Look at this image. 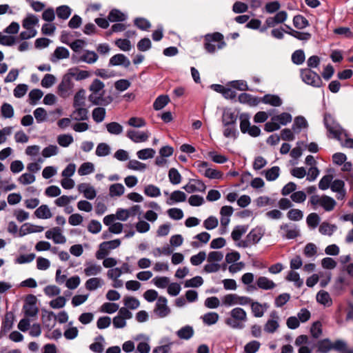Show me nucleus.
I'll list each match as a JSON object with an SVG mask.
<instances>
[{
    "mask_svg": "<svg viewBox=\"0 0 353 353\" xmlns=\"http://www.w3.org/2000/svg\"><path fill=\"white\" fill-rule=\"evenodd\" d=\"M105 84L101 80L95 79L89 87L91 92L88 96V100L92 104L96 105H107L110 103L112 99L110 97H105Z\"/></svg>",
    "mask_w": 353,
    "mask_h": 353,
    "instance_id": "obj_1",
    "label": "nucleus"
},
{
    "mask_svg": "<svg viewBox=\"0 0 353 353\" xmlns=\"http://www.w3.org/2000/svg\"><path fill=\"white\" fill-rule=\"evenodd\" d=\"M230 317L225 321V324L232 329L241 330L247 321L246 312L241 307H235L230 312Z\"/></svg>",
    "mask_w": 353,
    "mask_h": 353,
    "instance_id": "obj_2",
    "label": "nucleus"
},
{
    "mask_svg": "<svg viewBox=\"0 0 353 353\" xmlns=\"http://www.w3.org/2000/svg\"><path fill=\"white\" fill-rule=\"evenodd\" d=\"M223 35L220 32L207 34L204 37V48L209 53H214L216 50L223 48L226 43Z\"/></svg>",
    "mask_w": 353,
    "mask_h": 353,
    "instance_id": "obj_3",
    "label": "nucleus"
},
{
    "mask_svg": "<svg viewBox=\"0 0 353 353\" xmlns=\"http://www.w3.org/2000/svg\"><path fill=\"white\" fill-rule=\"evenodd\" d=\"M308 203H310L314 210L318 208H322L326 212L333 210L336 205V201L327 195L314 194L310 196Z\"/></svg>",
    "mask_w": 353,
    "mask_h": 353,
    "instance_id": "obj_4",
    "label": "nucleus"
},
{
    "mask_svg": "<svg viewBox=\"0 0 353 353\" xmlns=\"http://www.w3.org/2000/svg\"><path fill=\"white\" fill-rule=\"evenodd\" d=\"M324 124L330 133L329 137L336 139L338 141L343 140L347 137V132L333 119L330 115H325Z\"/></svg>",
    "mask_w": 353,
    "mask_h": 353,
    "instance_id": "obj_5",
    "label": "nucleus"
},
{
    "mask_svg": "<svg viewBox=\"0 0 353 353\" xmlns=\"http://www.w3.org/2000/svg\"><path fill=\"white\" fill-rule=\"evenodd\" d=\"M292 115L288 112H282L274 115L269 122H266V131L272 132L280 129L281 125H286L291 123Z\"/></svg>",
    "mask_w": 353,
    "mask_h": 353,
    "instance_id": "obj_6",
    "label": "nucleus"
},
{
    "mask_svg": "<svg viewBox=\"0 0 353 353\" xmlns=\"http://www.w3.org/2000/svg\"><path fill=\"white\" fill-rule=\"evenodd\" d=\"M300 75L302 81L312 87L321 88L323 83L321 77L310 68H303L300 70Z\"/></svg>",
    "mask_w": 353,
    "mask_h": 353,
    "instance_id": "obj_7",
    "label": "nucleus"
},
{
    "mask_svg": "<svg viewBox=\"0 0 353 353\" xmlns=\"http://www.w3.org/2000/svg\"><path fill=\"white\" fill-rule=\"evenodd\" d=\"M120 245L121 241L119 239L102 242L99 245V250L95 253V257L98 260L103 259L109 254L110 250L118 248Z\"/></svg>",
    "mask_w": 353,
    "mask_h": 353,
    "instance_id": "obj_8",
    "label": "nucleus"
},
{
    "mask_svg": "<svg viewBox=\"0 0 353 353\" xmlns=\"http://www.w3.org/2000/svg\"><path fill=\"white\" fill-rule=\"evenodd\" d=\"M73 87L74 84L72 80L69 78V76L65 74L58 85V94L61 97L65 99L70 95Z\"/></svg>",
    "mask_w": 353,
    "mask_h": 353,
    "instance_id": "obj_9",
    "label": "nucleus"
},
{
    "mask_svg": "<svg viewBox=\"0 0 353 353\" xmlns=\"http://www.w3.org/2000/svg\"><path fill=\"white\" fill-rule=\"evenodd\" d=\"M168 300L164 296H159L154 310V314L160 318H164L170 313V309L167 305Z\"/></svg>",
    "mask_w": 353,
    "mask_h": 353,
    "instance_id": "obj_10",
    "label": "nucleus"
},
{
    "mask_svg": "<svg viewBox=\"0 0 353 353\" xmlns=\"http://www.w3.org/2000/svg\"><path fill=\"white\" fill-rule=\"evenodd\" d=\"M45 236L48 239H52L56 244H63L66 242V239L62 233V230L59 227H54L47 230L45 233Z\"/></svg>",
    "mask_w": 353,
    "mask_h": 353,
    "instance_id": "obj_11",
    "label": "nucleus"
},
{
    "mask_svg": "<svg viewBox=\"0 0 353 353\" xmlns=\"http://www.w3.org/2000/svg\"><path fill=\"white\" fill-rule=\"evenodd\" d=\"M288 18V13L285 10L278 11L274 16L266 18V26L275 27L284 23Z\"/></svg>",
    "mask_w": 353,
    "mask_h": 353,
    "instance_id": "obj_12",
    "label": "nucleus"
},
{
    "mask_svg": "<svg viewBox=\"0 0 353 353\" xmlns=\"http://www.w3.org/2000/svg\"><path fill=\"white\" fill-rule=\"evenodd\" d=\"M183 188L188 193H193L195 192H204L206 189V185L201 180L190 179L188 183L184 185Z\"/></svg>",
    "mask_w": 353,
    "mask_h": 353,
    "instance_id": "obj_13",
    "label": "nucleus"
},
{
    "mask_svg": "<svg viewBox=\"0 0 353 353\" xmlns=\"http://www.w3.org/2000/svg\"><path fill=\"white\" fill-rule=\"evenodd\" d=\"M150 133L148 131H137L134 130H129L126 136L134 143H141L146 141L150 137Z\"/></svg>",
    "mask_w": 353,
    "mask_h": 353,
    "instance_id": "obj_14",
    "label": "nucleus"
},
{
    "mask_svg": "<svg viewBox=\"0 0 353 353\" xmlns=\"http://www.w3.org/2000/svg\"><path fill=\"white\" fill-rule=\"evenodd\" d=\"M101 272L102 268L100 265L92 261L85 262L83 272L86 276H94L101 274Z\"/></svg>",
    "mask_w": 353,
    "mask_h": 353,
    "instance_id": "obj_15",
    "label": "nucleus"
},
{
    "mask_svg": "<svg viewBox=\"0 0 353 353\" xmlns=\"http://www.w3.org/2000/svg\"><path fill=\"white\" fill-rule=\"evenodd\" d=\"M280 228L283 232V235L288 239H295L299 234V230L295 225L285 223L281 225Z\"/></svg>",
    "mask_w": 353,
    "mask_h": 353,
    "instance_id": "obj_16",
    "label": "nucleus"
},
{
    "mask_svg": "<svg viewBox=\"0 0 353 353\" xmlns=\"http://www.w3.org/2000/svg\"><path fill=\"white\" fill-rule=\"evenodd\" d=\"M66 75L69 76L70 79L74 78L77 81H81L88 78L90 76V73L86 70H81L78 68H72L68 70Z\"/></svg>",
    "mask_w": 353,
    "mask_h": 353,
    "instance_id": "obj_17",
    "label": "nucleus"
},
{
    "mask_svg": "<svg viewBox=\"0 0 353 353\" xmlns=\"http://www.w3.org/2000/svg\"><path fill=\"white\" fill-rule=\"evenodd\" d=\"M78 190L83 194L85 198L92 200L96 197L97 192L94 188L89 183H83L78 185Z\"/></svg>",
    "mask_w": 353,
    "mask_h": 353,
    "instance_id": "obj_18",
    "label": "nucleus"
},
{
    "mask_svg": "<svg viewBox=\"0 0 353 353\" xmlns=\"http://www.w3.org/2000/svg\"><path fill=\"white\" fill-rule=\"evenodd\" d=\"M316 300L318 303L325 307H330L333 302L330 294L325 290H320L316 296Z\"/></svg>",
    "mask_w": 353,
    "mask_h": 353,
    "instance_id": "obj_19",
    "label": "nucleus"
},
{
    "mask_svg": "<svg viewBox=\"0 0 353 353\" xmlns=\"http://www.w3.org/2000/svg\"><path fill=\"white\" fill-rule=\"evenodd\" d=\"M44 230L43 226L34 225L30 223H24L21 225L19 236H23L28 234L35 233V232H41Z\"/></svg>",
    "mask_w": 353,
    "mask_h": 353,
    "instance_id": "obj_20",
    "label": "nucleus"
},
{
    "mask_svg": "<svg viewBox=\"0 0 353 353\" xmlns=\"http://www.w3.org/2000/svg\"><path fill=\"white\" fill-rule=\"evenodd\" d=\"M98 58L99 57L95 52L85 50L79 57L77 61H82L88 64H92L97 61Z\"/></svg>",
    "mask_w": 353,
    "mask_h": 353,
    "instance_id": "obj_21",
    "label": "nucleus"
},
{
    "mask_svg": "<svg viewBox=\"0 0 353 353\" xmlns=\"http://www.w3.org/2000/svg\"><path fill=\"white\" fill-rule=\"evenodd\" d=\"M109 65H123L125 68H128L130 65V61L124 54H117L110 58Z\"/></svg>",
    "mask_w": 353,
    "mask_h": 353,
    "instance_id": "obj_22",
    "label": "nucleus"
},
{
    "mask_svg": "<svg viewBox=\"0 0 353 353\" xmlns=\"http://www.w3.org/2000/svg\"><path fill=\"white\" fill-rule=\"evenodd\" d=\"M70 56L68 50L64 47H57L50 57V61L56 63L60 59H67Z\"/></svg>",
    "mask_w": 353,
    "mask_h": 353,
    "instance_id": "obj_23",
    "label": "nucleus"
},
{
    "mask_svg": "<svg viewBox=\"0 0 353 353\" xmlns=\"http://www.w3.org/2000/svg\"><path fill=\"white\" fill-rule=\"evenodd\" d=\"M279 315L276 312L273 311L270 313V319L266 322V331L274 332L279 327Z\"/></svg>",
    "mask_w": 353,
    "mask_h": 353,
    "instance_id": "obj_24",
    "label": "nucleus"
},
{
    "mask_svg": "<svg viewBox=\"0 0 353 353\" xmlns=\"http://www.w3.org/2000/svg\"><path fill=\"white\" fill-rule=\"evenodd\" d=\"M14 315L12 312H8L5 314L4 319L2 322L1 332L6 333L9 332L13 326Z\"/></svg>",
    "mask_w": 353,
    "mask_h": 353,
    "instance_id": "obj_25",
    "label": "nucleus"
},
{
    "mask_svg": "<svg viewBox=\"0 0 353 353\" xmlns=\"http://www.w3.org/2000/svg\"><path fill=\"white\" fill-rule=\"evenodd\" d=\"M71 117L73 120L80 121L88 119V110L84 107H74Z\"/></svg>",
    "mask_w": 353,
    "mask_h": 353,
    "instance_id": "obj_26",
    "label": "nucleus"
},
{
    "mask_svg": "<svg viewBox=\"0 0 353 353\" xmlns=\"http://www.w3.org/2000/svg\"><path fill=\"white\" fill-rule=\"evenodd\" d=\"M316 347L318 353H328L333 350V343L329 339H324L317 341Z\"/></svg>",
    "mask_w": 353,
    "mask_h": 353,
    "instance_id": "obj_27",
    "label": "nucleus"
},
{
    "mask_svg": "<svg viewBox=\"0 0 353 353\" xmlns=\"http://www.w3.org/2000/svg\"><path fill=\"white\" fill-rule=\"evenodd\" d=\"M186 194L180 190L172 192L169 199L166 201L168 205H173L175 203L183 202L186 200Z\"/></svg>",
    "mask_w": 353,
    "mask_h": 353,
    "instance_id": "obj_28",
    "label": "nucleus"
},
{
    "mask_svg": "<svg viewBox=\"0 0 353 353\" xmlns=\"http://www.w3.org/2000/svg\"><path fill=\"white\" fill-rule=\"evenodd\" d=\"M34 214L37 218L41 219H48L52 216L49 207L46 204H43L37 208Z\"/></svg>",
    "mask_w": 353,
    "mask_h": 353,
    "instance_id": "obj_29",
    "label": "nucleus"
},
{
    "mask_svg": "<svg viewBox=\"0 0 353 353\" xmlns=\"http://www.w3.org/2000/svg\"><path fill=\"white\" fill-rule=\"evenodd\" d=\"M287 28L289 29V31H286L285 32L298 40L307 41L312 37V34L309 32L296 31L291 28L290 26H287Z\"/></svg>",
    "mask_w": 353,
    "mask_h": 353,
    "instance_id": "obj_30",
    "label": "nucleus"
},
{
    "mask_svg": "<svg viewBox=\"0 0 353 353\" xmlns=\"http://www.w3.org/2000/svg\"><path fill=\"white\" fill-rule=\"evenodd\" d=\"M194 329L190 325H185L176 332L177 336L181 339L188 340L194 335Z\"/></svg>",
    "mask_w": 353,
    "mask_h": 353,
    "instance_id": "obj_31",
    "label": "nucleus"
},
{
    "mask_svg": "<svg viewBox=\"0 0 353 353\" xmlns=\"http://www.w3.org/2000/svg\"><path fill=\"white\" fill-rule=\"evenodd\" d=\"M337 226L334 224H330L327 222H323L319 228V232L323 235L332 236L336 230Z\"/></svg>",
    "mask_w": 353,
    "mask_h": 353,
    "instance_id": "obj_32",
    "label": "nucleus"
},
{
    "mask_svg": "<svg viewBox=\"0 0 353 353\" xmlns=\"http://www.w3.org/2000/svg\"><path fill=\"white\" fill-rule=\"evenodd\" d=\"M161 343L165 344L154 347L152 353H169L170 352L171 346L173 343L170 341V339L163 338Z\"/></svg>",
    "mask_w": 353,
    "mask_h": 353,
    "instance_id": "obj_33",
    "label": "nucleus"
},
{
    "mask_svg": "<svg viewBox=\"0 0 353 353\" xmlns=\"http://www.w3.org/2000/svg\"><path fill=\"white\" fill-rule=\"evenodd\" d=\"M85 105V90L80 89L74 97L73 107H84Z\"/></svg>",
    "mask_w": 353,
    "mask_h": 353,
    "instance_id": "obj_34",
    "label": "nucleus"
},
{
    "mask_svg": "<svg viewBox=\"0 0 353 353\" xmlns=\"http://www.w3.org/2000/svg\"><path fill=\"white\" fill-rule=\"evenodd\" d=\"M39 23V19L32 14H28L22 21V26L25 29H34V26Z\"/></svg>",
    "mask_w": 353,
    "mask_h": 353,
    "instance_id": "obj_35",
    "label": "nucleus"
},
{
    "mask_svg": "<svg viewBox=\"0 0 353 353\" xmlns=\"http://www.w3.org/2000/svg\"><path fill=\"white\" fill-rule=\"evenodd\" d=\"M201 318L204 324L207 325H212L217 323L219 319V315L215 312H210L205 314Z\"/></svg>",
    "mask_w": 353,
    "mask_h": 353,
    "instance_id": "obj_36",
    "label": "nucleus"
},
{
    "mask_svg": "<svg viewBox=\"0 0 353 353\" xmlns=\"http://www.w3.org/2000/svg\"><path fill=\"white\" fill-rule=\"evenodd\" d=\"M103 285V281L100 278L92 277L88 279L85 283V288L89 291H94Z\"/></svg>",
    "mask_w": 353,
    "mask_h": 353,
    "instance_id": "obj_37",
    "label": "nucleus"
},
{
    "mask_svg": "<svg viewBox=\"0 0 353 353\" xmlns=\"http://www.w3.org/2000/svg\"><path fill=\"white\" fill-rule=\"evenodd\" d=\"M105 109L102 107L95 108L92 112V119L97 123H101L105 119Z\"/></svg>",
    "mask_w": 353,
    "mask_h": 353,
    "instance_id": "obj_38",
    "label": "nucleus"
},
{
    "mask_svg": "<svg viewBox=\"0 0 353 353\" xmlns=\"http://www.w3.org/2000/svg\"><path fill=\"white\" fill-rule=\"evenodd\" d=\"M126 15L119 10H112L108 16V19L111 22L123 21L126 19Z\"/></svg>",
    "mask_w": 353,
    "mask_h": 353,
    "instance_id": "obj_39",
    "label": "nucleus"
},
{
    "mask_svg": "<svg viewBox=\"0 0 353 353\" xmlns=\"http://www.w3.org/2000/svg\"><path fill=\"white\" fill-rule=\"evenodd\" d=\"M236 119L237 117L234 112L231 111H226L223 114L222 122L224 126L234 125Z\"/></svg>",
    "mask_w": 353,
    "mask_h": 353,
    "instance_id": "obj_40",
    "label": "nucleus"
},
{
    "mask_svg": "<svg viewBox=\"0 0 353 353\" xmlns=\"http://www.w3.org/2000/svg\"><path fill=\"white\" fill-rule=\"evenodd\" d=\"M293 25L297 29H303L310 26L308 20L301 14L295 15L293 18Z\"/></svg>",
    "mask_w": 353,
    "mask_h": 353,
    "instance_id": "obj_41",
    "label": "nucleus"
},
{
    "mask_svg": "<svg viewBox=\"0 0 353 353\" xmlns=\"http://www.w3.org/2000/svg\"><path fill=\"white\" fill-rule=\"evenodd\" d=\"M56 13L58 18L66 20L69 18L72 13V9L68 6H60L57 8Z\"/></svg>",
    "mask_w": 353,
    "mask_h": 353,
    "instance_id": "obj_42",
    "label": "nucleus"
},
{
    "mask_svg": "<svg viewBox=\"0 0 353 353\" xmlns=\"http://www.w3.org/2000/svg\"><path fill=\"white\" fill-rule=\"evenodd\" d=\"M125 188L121 183H114L110 186L109 195L111 197L120 196L123 194Z\"/></svg>",
    "mask_w": 353,
    "mask_h": 353,
    "instance_id": "obj_43",
    "label": "nucleus"
},
{
    "mask_svg": "<svg viewBox=\"0 0 353 353\" xmlns=\"http://www.w3.org/2000/svg\"><path fill=\"white\" fill-rule=\"evenodd\" d=\"M307 128V122L305 117L302 116H298L295 117L294 123L292 125V129L294 132H300L301 129Z\"/></svg>",
    "mask_w": 353,
    "mask_h": 353,
    "instance_id": "obj_44",
    "label": "nucleus"
},
{
    "mask_svg": "<svg viewBox=\"0 0 353 353\" xmlns=\"http://www.w3.org/2000/svg\"><path fill=\"white\" fill-rule=\"evenodd\" d=\"M105 127L110 134L114 135L121 134L123 130V126L120 123L114 121L107 123Z\"/></svg>",
    "mask_w": 353,
    "mask_h": 353,
    "instance_id": "obj_45",
    "label": "nucleus"
},
{
    "mask_svg": "<svg viewBox=\"0 0 353 353\" xmlns=\"http://www.w3.org/2000/svg\"><path fill=\"white\" fill-rule=\"evenodd\" d=\"M143 192L149 197L154 198L161 195L160 188L152 184L145 185Z\"/></svg>",
    "mask_w": 353,
    "mask_h": 353,
    "instance_id": "obj_46",
    "label": "nucleus"
},
{
    "mask_svg": "<svg viewBox=\"0 0 353 353\" xmlns=\"http://www.w3.org/2000/svg\"><path fill=\"white\" fill-rule=\"evenodd\" d=\"M170 101V99L167 95H160L154 101L153 108L155 110L163 109Z\"/></svg>",
    "mask_w": 353,
    "mask_h": 353,
    "instance_id": "obj_47",
    "label": "nucleus"
},
{
    "mask_svg": "<svg viewBox=\"0 0 353 353\" xmlns=\"http://www.w3.org/2000/svg\"><path fill=\"white\" fill-rule=\"evenodd\" d=\"M292 61L295 65H301L305 60V55L303 50H295L291 57Z\"/></svg>",
    "mask_w": 353,
    "mask_h": 353,
    "instance_id": "obj_48",
    "label": "nucleus"
},
{
    "mask_svg": "<svg viewBox=\"0 0 353 353\" xmlns=\"http://www.w3.org/2000/svg\"><path fill=\"white\" fill-rule=\"evenodd\" d=\"M123 303L125 307L130 310H136L140 306L139 301L133 296H125Z\"/></svg>",
    "mask_w": 353,
    "mask_h": 353,
    "instance_id": "obj_49",
    "label": "nucleus"
},
{
    "mask_svg": "<svg viewBox=\"0 0 353 353\" xmlns=\"http://www.w3.org/2000/svg\"><path fill=\"white\" fill-rule=\"evenodd\" d=\"M155 153V150L152 148H145L139 150L137 152V156L141 160H147L153 158Z\"/></svg>",
    "mask_w": 353,
    "mask_h": 353,
    "instance_id": "obj_50",
    "label": "nucleus"
},
{
    "mask_svg": "<svg viewBox=\"0 0 353 353\" xmlns=\"http://www.w3.org/2000/svg\"><path fill=\"white\" fill-rule=\"evenodd\" d=\"M282 103L283 101L279 95L266 94V104L274 107H279Z\"/></svg>",
    "mask_w": 353,
    "mask_h": 353,
    "instance_id": "obj_51",
    "label": "nucleus"
},
{
    "mask_svg": "<svg viewBox=\"0 0 353 353\" xmlns=\"http://www.w3.org/2000/svg\"><path fill=\"white\" fill-rule=\"evenodd\" d=\"M94 171V164L90 162H85L81 165L78 173L81 176L88 175Z\"/></svg>",
    "mask_w": 353,
    "mask_h": 353,
    "instance_id": "obj_52",
    "label": "nucleus"
},
{
    "mask_svg": "<svg viewBox=\"0 0 353 353\" xmlns=\"http://www.w3.org/2000/svg\"><path fill=\"white\" fill-rule=\"evenodd\" d=\"M119 308V306L117 303L106 302L101 306L100 311L104 313L113 314L116 312Z\"/></svg>",
    "mask_w": 353,
    "mask_h": 353,
    "instance_id": "obj_53",
    "label": "nucleus"
},
{
    "mask_svg": "<svg viewBox=\"0 0 353 353\" xmlns=\"http://www.w3.org/2000/svg\"><path fill=\"white\" fill-rule=\"evenodd\" d=\"M168 177L170 183L173 185H177L181 181V175L176 168H171L168 172Z\"/></svg>",
    "mask_w": 353,
    "mask_h": 353,
    "instance_id": "obj_54",
    "label": "nucleus"
},
{
    "mask_svg": "<svg viewBox=\"0 0 353 353\" xmlns=\"http://www.w3.org/2000/svg\"><path fill=\"white\" fill-rule=\"evenodd\" d=\"M238 101L241 103H247L250 105H255L257 104V100L248 93H241L238 97Z\"/></svg>",
    "mask_w": 353,
    "mask_h": 353,
    "instance_id": "obj_55",
    "label": "nucleus"
},
{
    "mask_svg": "<svg viewBox=\"0 0 353 353\" xmlns=\"http://www.w3.org/2000/svg\"><path fill=\"white\" fill-rule=\"evenodd\" d=\"M286 280L288 281L293 282L294 285L300 288L303 285V281L300 279V276L299 273L294 271L289 272L288 274L286 276Z\"/></svg>",
    "mask_w": 353,
    "mask_h": 353,
    "instance_id": "obj_56",
    "label": "nucleus"
},
{
    "mask_svg": "<svg viewBox=\"0 0 353 353\" xmlns=\"http://www.w3.org/2000/svg\"><path fill=\"white\" fill-rule=\"evenodd\" d=\"M33 114L37 123H40L47 120L48 114L43 108H37L33 112Z\"/></svg>",
    "mask_w": 353,
    "mask_h": 353,
    "instance_id": "obj_57",
    "label": "nucleus"
},
{
    "mask_svg": "<svg viewBox=\"0 0 353 353\" xmlns=\"http://www.w3.org/2000/svg\"><path fill=\"white\" fill-rule=\"evenodd\" d=\"M74 139L71 134H61L57 137V143L62 147H68L72 142Z\"/></svg>",
    "mask_w": 353,
    "mask_h": 353,
    "instance_id": "obj_58",
    "label": "nucleus"
},
{
    "mask_svg": "<svg viewBox=\"0 0 353 353\" xmlns=\"http://www.w3.org/2000/svg\"><path fill=\"white\" fill-rule=\"evenodd\" d=\"M222 304L225 306L237 305V294H228L221 298Z\"/></svg>",
    "mask_w": 353,
    "mask_h": 353,
    "instance_id": "obj_59",
    "label": "nucleus"
},
{
    "mask_svg": "<svg viewBox=\"0 0 353 353\" xmlns=\"http://www.w3.org/2000/svg\"><path fill=\"white\" fill-rule=\"evenodd\" d=\"M26 316H35L38 313V308L34 303H27L23 305Z\"/></svg>",
    "mask_w": 353,
    "mask_h": 353,
    "instance_id": "obj_60",
    "label": "nucleus"
},
{
    "mask_svg": "<svg viewBox=\"0 0 353 353\" xmlns=\"http://www.w3.org/2000/svg\"><path fill=\"white\" fill-rule=\"evenodd\" d=\"M261 238L262 234L257 229L252 230L247 235V239L251 245L258 243Z\"/></svg>",
    "mask_w": 353,
    "mask_h": 353,
    "instance_id": "obj_61",
    "label": "nucleus"
},
{
    "mask_svg": "<svg viewBox=\"0 0 353 353\" xmlns=\"http://www.w3.org/2000/svg\"><path fill=\"white\" fill-rule=\"evenodd\" d=\"M110 152V146L105 143H101L98 144L96 149V155L98 157H105L108 156Z\"/></svg>",
    "mask_w": 353,
    "mask_h": 353,
    "instance_id": "obj_62",
    "label": "nucleus"
},
{
    "mask_svg": "<svg viewBox=\"0 0 353 353\" xmlns=\"http://www.w3.org/2000/svg\"><path fill=\"white\" fill-rule=\"evenodd\" d=\"M1 113L4 118L10 119L14 116V109L10 104L4 103L1 107Z\"/></svg>",
    "mask_w": 353,
    "mask_h": 353,
    "instance_id": "obj_63",
    "label": "nucleus"
},
{
    "mask_svg": "<svg viewBox=\"0 0 353 353\" xmlns=\"http://www.w3.org/2000/svg\"><path fill=\"white\" fill-rule=\"evenodd\" d=\"M247 231V228L243 225L236 226L232 232L231 236L232 239L235 241H239L243 234H244Z\"/></svg>",
    "mask_w": 353,
    "mask_h": 353,
    "instance_id": "obj_64",
    "label": "nucleus"
}]
</instances>
